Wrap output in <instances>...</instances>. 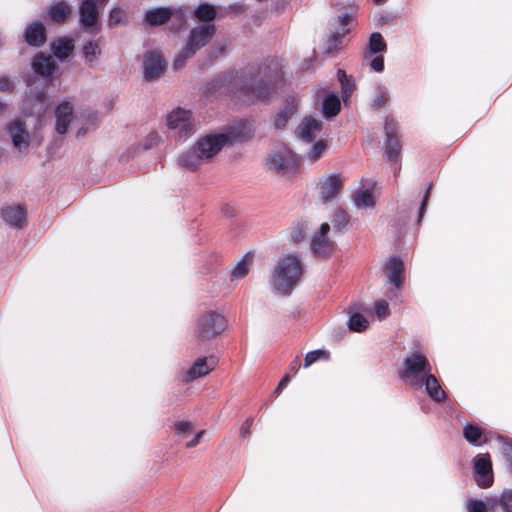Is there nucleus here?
Instances as JSON below:
<instances>
[{
  "instance_id": "f257e3e1",
  "label": "nucleus",
  "mask_w": 512,
  "mask_h": 512,
  "mask_svg": "<svg viewBox=\"0 0 512 512\" xmlns=\"http://www.w3.org/2000/svg\"><path fill=\"white\" fill-rule=\"evenodd\" d=\"M280 79L276 63L249 64L231 73L225 81L235 98L247 103H258L267 99Z\"/></svg>"
},
{
  "instance_id": "f03ea898",
  "label": "nucleus",
  "mask_w": 512,
  "mask_h": 512,
  "mask_svg": "<svg viewBox=\"0 0 512 512\" xmlns=\"http://www.w3.org/2000/svg\"><path fill=\"white\" fill-rule=\"evenodd\" d=\"M303 273V264L297 254L282 256L272 273V286L277 294L288 296Z\"/></svg>"
},
{
  "instance_id": "7ed1b4c3",
  "label": "nucleus",
  "mask_w": 512,
  "mask_h": 512,
  "mask_svg": "<svg viewBox=\"0 0 512 512\" xmlns=\"http://www.w3.org/2000/svg\"><path fill=\"white\" fill-rule=\"evenodd\" d=\"M432 372V365L425 353L417 348L404 358L399 371L400 379L415 388Z\"/></svg>"
},
{
  "instance_id": "20e7f679",
  "label": "nucleus",
  "mask_w": 512,
  "mask_h": 512,
  "mask_svg": "<svg viewBox=\"0 0 512 512\" xmlns=\"http://www.w3.org/2000/svg\"><path fill=\"white\" fill-rule=\"evenodd\" d=\"M227 326L225 317L217 311H206L196 323V335L200 339L210 340L223 332Z\"/></svg>"
},
{
  "instance_id": "39448f33",
  "label": "nucleus",
  "mask_w": 512,
  "mask_h": 512,
  "mask_svg": "<svg viewBox=\"0 0 512 512\" xmlns=\"http://www.w3.org/2000/svg\"><path fill=\"white\" fill-rule=\"evenodd\" d=\"M167 126L179 137L187 138L197 130V122L190 110L176 108L167 116Z\"/></svg>"
},
{
  "instance_id": "423d86ee",
  "label": "nucleus",
  "mask_w": 512,
  "mask_h": 512,
  "mask_svg": "<svg viewBox=\"0 0 512 512\" xmlns=\"http://www.w3.org/2000/svg\"><path fill=\"white\" fill-rule=\"evenodd\" d=\"M233 140H239V134L234 132L231 133H216V134H208L202 138H200L196 145L202 153V156H205L207 160H210L214 157L223 146Z\"/></svg>"
},
{
  "instance_id": "0eeeda50",
  "label": "nucleus",
  "mask_w": 512,
  "mask_h": 512,
  "mask_svg": "<svg viewBox=\"0 0 512 512\" xmlns=\"http://www.w3.org/2000/svg\"><path fill=\"white\" fill-rule=\"evenodd\" d=\"M173 17L179 20L181 25L185 22L182 8L174 6L149 9L144 15V21L150 26H160Z\"/></svg>"
},
{
  "instance_id": "6e6552de",
  "label": "nucleus",
  "mask_w": 512,
  "mask_h": 512,
  "mask_svg": "<svg viewBox=\"0 0 512 512\" xmlns=\"http://www.w3.org/2000/svg\"><path fill=\"white\" fill-rule=\"evenodd\" d=\"M473 472L475 481L480 488L485 489L492 486L494 477L491 458L488 453H481L474 457Z\"/></svg>"
},
{
  "instance_id": "1a4fd4ad",
  "label": "nucleus",
  "mask_w": 512,
  "mask_h": 512,
  "mask_svg": "<svg viewBox=\"0 0 512 512\" xmlns=\"http://www.w3.org/2000/svg\"><path fill=\"white\" fill-rule=\"evenodd\" d=\"M216 364L217 360L214 356L199 357L187 370L180 373V378L184 382H192L206 376L215 368Z\"/></svg>"
},
{
  "instance_id": "9d476101",
  "label": "nucleus",
  "mask_w": 512,
  "mask_h": 512,
  "mask_svg": "<svg viewBox=\"0 0 512 512\" xmlns=\"http://www.w3.org/2000/svg\"><path fill=\"white\" fill-rule=\"evenodd\" d=\"M106 0H81L79 5L80 24L84 29H90L91 32L96 31L95 28L99 11L98 7L103 5Z\"/></svg>"
},
{
  "instance_id": "9b49d317",
  "label": "nucleus",
  "mask_w": 512,
  "mask_h": 512,
  "mask_svg": "<svg viewBox=\"0 0 512 512\" xmlns=\"http://www.w3.org/2000/svg\"><path fill=\"white\" fill-rule=\"evenodd\" d=\"M216 33V25L214 23L201 24L190 30L187 45L197 52L206 46Z\"/></svg>"
},
{
  "instance_id": "f8f14e48",
  "label": "nucleus",
  "mask_w": 512,
  "mask_h": 512,
  "mask_svg": "<svg viewBox=\"0 0 512 512\" xmlns=\"http://www.w3.org/2000/svg\"><path fill=\"white\" fill-rule=\"evenodd\" d=\"M351 22L352 17L348 13H344L338 16V27L335 29V31L331 32L326 44L327 52L330 53L339 48V46L341 45L342 37L350 31Z\"/></svg>"
},
{
  "instance_id": "ddd939ff",
  "label": "nucleus",
  "mask_w": 512,
  "mask_h": 512,
  "mask_svg": "<svg viewBox=\"0 0 512 512\" xmlns=\"http://www.w3.org/2000/svg\"><path fill=\"white\" fill-rule=\"evenodd\" d=\"M329 230V224L323 223L319 231L312 238L311 249L317 256H328L333 250V243L327 237Z\"/></svg>"
},
{
  "instance_id": "4468645a",
  "label": "nucleus",
  "mask_w": 512,
  "mask_h": 512,
  "mask_svg": "<svg viewBox=\"0 0 512 512\" xmlns=\"http://www.w3.org/2000/svg\"><path fill=\"white\" fill-rule=\"evenodd\" d=\"M23 40L31 47H41L46 42V28L42 21L28 24L23 32Z\"/></svg>"
},
{
  "instance_id": "2eb2a0df",
  "label": "nucleus",
  "mask_w": 512,
  "mask_h": 512,
  "mask_svg": "<svg viewBox=\"0 0 512 512\" xmlns=\"http://www.w3.org/2000/svg\"><path fill=\"white\" fill-rule=\"evenodd\" d=\"M165 70V61L161 54L150 52L145 56L143 62V73L146 80H153L160 76Z\"/></svg>"
},
{
  "instance_id": "dca6fc26",
  "label": "nucleus",
  "mask_w": 512,
  "mask_h": 512,
  "mask_svg": "<svg viewBox=\"0 0 512 512\" xmlns=\"http://www.w3.org/2000/svg\"><path fill=\"white\" fill-rule=\"evenodd\" d=\"M73 117L74 114L72 104L68 101L60 103L55 109L56 132L60 135L65 134L68 131Z\"/></svg>"
},
{
  "instance_id": "f3484780",
  "label": "nucleus",
  "mask_w": 512,
  "mask_h": 512,
  "mask_svg": "<svg viewBox=\"0 0 512 512\" xmlns=\"http://www.w3.org/2000/svg\"><path fill=\"white\" fill-rule=\"evenodd\" d=\"M425 388L427 395L435 402L440 403L443 402L447 395L443 390L441 385L439 384L438 379L431 372L427 377H425L421 384H418L414 389H422Z\"/></svg>"
},
{
  "instance_id": "a211bd4d",
  "label": "nucleus",
  "mask_w": 512,
  "mask_h": 512,
  "mask_svg": "<svg viewBox=\"0 0 512 512\" xmlns=\"http://www.w3.org/2000/svg\"><path fill=\"white\" fill-rule=\"evenodd\" d=\"M386 274L389 278V283L396 289H400L404 282V263L396 256L391 257L385 264Z\"/></svg>"
},
{
  "instance_id": "6ab92c4d",
  "label": "nucleus",
  "mask_w": 512,
  "mask_h": 512,
  "mask_svg": "<svg viewBox=\"0 0 512 512\" xmlns=\"http://www.w3.org/2000/svg\"><path fill=\"white\" fill-rule=\"evenodd\" d=\"M321 129L322 124L319 120L312 117H305L297 127L296 134L299 139L305 142H311L320 133Z\"/></svg>"
},
{
  "instance_id": "aec40b11",
  "label": "nucleus",
  "mask_w": 512,
  "mask_h": 512,
  "mask_svg": "<svg viewBox=\"0 0 512 512\" xmlns=\"http://www.w3.org/2000/svg\"><path fill=\"white\" fill-rule=\"evenodd\" d=\"M8 131L12 143L16 149L23 151L29 146V134L26 132L21 121L16 120L9 124Z\"/></svg>"
},
{
  "instance_id": "412c9836",
  "label": "nucleus",
  "mask_w": 512,
  "mask_h": 512,
  "mask_svg": "<svg viewBox=\"0 0 512 512\" xmlns=\"http://www.w3.org/2000/svg\"><path fill=\"white\" fill-rule=\"evenodd\" d=\"M1 216L14 228H22L26 224V211L19 205L3 207Z\"/></svg>"
},
{
  "instance_id": "4be33fe9",
  "label": "nucleus",
  "mask_w": 512,
  "mask_h": 512,
  "mask_svg": "<svg viewBox=\"0 0 512 512\" xmlns=\"http://www.w3.org/2000/svg\"><path fill=\"white\" fill-rule=\"evenodd\" d=\"M32 68L36 74L48 77L55 72L56 64L51 56L40 53L33 58Z\"/></svg>"
},
{
  "instance_id": "5701e85b",
  "label": "nucleus",
  "mask_w": 512,
  "mask_h": 512,
  "mask_svg": "<svg viewBox=\"0 0 512 512\" xmlns=\"http://www.w3.org/2000/svg\"><path fill=\"white\" fill-rule=\"evenodd\" d=\"M205 161H208L207 158L202 156L196 144L179 157V164L188 169H196Z\"/></svg>"
},
{
  "instance_id": "b1692460",
  "label": "nucleus",
  "mask_w": 512,
  "mask_h": 512,
  "mask_svg": "<svg viewBox=\"0 0 512 512\" xmlns=\"http://www.w3.org/2000/svg\"><path fill=\"white\" fill-rule=\"evenodd\" d=\"M340 187L341 182L336 175H332L328 178H325L324 180H321L319 183L321 199L323 201H328L334 198L337 195Z\"/></svg>"
},
{
  "instance_id": "393cba45",
  "label": "nucleus",
  "mask_w": 512,
  "mask_h": 512,
  "mask_svg": "<svg viewBox=\"0 0 512 512\" xmlns=\"http://www.w3.org/2000/svg\"><path fill=\"white\" fill-rule=\"evenodd\" d=\"M497 507V496H489L485 499H470L467 502L468 512H494Z\"/></svg>"
},
{
  "instance_id": "a878e982",
  "label": "nucleus",
  "mask_w": 512,
  "mask_h": 512,
  "mask_svg": "<svg viewBox=\"0 0 512 512\" xmlns=\"http://www.w3.org/2000/svg\"><path fill=\"white\" fill-rule=\"evenodd\" d=\"M463 436L466 441L473 446H480L487 442L484 436V430L475 423H468L464 426Z\"/></svg>"
},
{
  "instance_id": "bb28decb",
  "label": "nucleus",
  "mask_w": 512,
  "mask_h": 512,
  "mask_svg": "<svg viewBox=\"0 0 512 512\" xmlns=\"http://www.w3.org/2000/svg\"><path fill=\"white\" fill-rule=\"evenodd\" d=\"M387 44L383 36L379 32H374L370 35L367 48L364 52L363 59L368 60L372 55L385 52Z\"/></svg>"
},
{
  "instance_id": "cd10ccee",
  "label": "nucleus",
  "mask_w": 512,
  "mask_h": 512,
  "mask_svg": "<svg viewBox=\"0 0 512 512\" xmlns=\"http://www.w3.org/2000/svg\"><path fill=\"white\" fill-rule=\"evenodd\" d=\"M193 16L203 24L213 23V20L217 17V8L207 2L200 3L195 7Z\"/></svg>"
},
{
  "instance_id": "c85d7f7f",
  "label": "nucleus",
  "mask_w": 512,
  "mask_h": 512,
  "mask_svg": "<svg viewBox=\"0 0 512 512\" xmlns=\"http://www.w3.org/2000/svg\"><path fill=\"white\" fill-rule=\"evenodd\" d=\"M53 54L59 60L67 59L74 49V43L67 37L59 38L51 44Z\"/></svg>"
},
{
  "instance_id": "c756f323",
  "label": "nucleus",
  "mask_w": 512,
  "mask_h": 512,
  "mask_svg": "<svg viewBox=\"0 0 512 512\" xmlns=\"http://www.w3.org/2000/svg\"><path fill=\"white\" fill-rule=\"evenodd\" d=\"M252 258L253 256L247 253L235 264L230 272L231 281H239L248 274Z\"/></svg>"
},
{
  "instance_id": "7c9ffc66",
  "label": "nucleus",
  "mask_w": 512,
  "mask_h": 512,
  "mask_svg": "<svg viewBox=\"0 0 512 512\" xmlns=\"http://www.w3.org/2000/svg\"><path fill=\"white\" fill-rule=\"evenodd\" d=\"M71 7L65 1L53 3L49 9L51 19L56 23H63L71 15Z\"/></svg>"
},
{
  "instance_id": "2f4dec72",
  "label": "nucleus",
  "mask_w": 512,
  "mask_h": 512,
  "mask_svg": "<svg viewBox=\"0 0 512 512\" xmlns=\"http://www.w3.org/2000/svg\"><path fill=\"white\" fill-rule=\"evenodd\" d=\"M322 111L327 118L336 116L340 111L339 97L334 93L328 94L323 100Z\"/></svg>"
},
{
  "instance_id": "473e14b6",
  "label": "nucleus",
  "mask_w": 512,
  "mask_h": 512,
  "mask_svg": "<svg viewBox=\"0 0 512 512\" xmlns=\"http://www.w3.org/2000/svg\"><path fill=\"white\" fill-rule=\"evenodd\" d=\"M352 201L357 208H373L375 205L374 196L368 189L355 192Z\"/></svg>"
},
{
  "instance_id": "72a5a7b5",
  "label": "nucleus",
  "mask_w": 512,
  "mask_h": 512,
  "mask_svg": "<svg viewBox=\"0 0 512 512\" xmlns=\"http://www.w3.org/2000/svg\"><path fill=\"white\" fill-rule=\"evenodd\" d=\"M337 76L341 84L342 99L346 103L353 92L354 84L343 70H338Z\"/></svg>"
},
{
  "instance_id": "f704fd0d",
  "label": "nucleus",
  "mask_w": 512,
  "mask_h": 512,
  "mask_svg": "<svg viewBox=\"0 0 512 512\" xmlns=\"http://www.w3.org/2000/svg\"><path fill=\"white\" fill-rule=\"evenodd\" d=\"M291 159L283 154H273L268 158V164L278 172L286 171L291 165Z\"/></svg>"
},
{
  "instance_id": "c9c22d12",
  "label": "nucleus",
  "mask_w": 512,
  "mask_h": 512,
  "mask_svg": "<svg viewBox=\"0 0 512 512\" xmlns=\"http://www.w3.org/2000/svg\"><path fill=\"white\" fill-rule=\"evenodd\" d=\"M401 151L399 137H388L385 139V153L389 160H395Z\"/></svg>"
},
{
  "instance_id": "e433bc0d",
  "label": "nucleus",
  "mask_w": 512,
  "mask_h": 512,
  "mask_svg": "<svg viewBox=\"0 0 512 512\" xmlns=\"http://www.w3.org/2000/svg\"><path fill=\"white\" fill-rule=\"evenodd\" d=\"M294 112V105L292 103L287 102L285 107L277 114L274 121V125L277 128H284L287 125L291 116L294 114Z\"/></svg>"
},
{
  "instance_id": "4c0bfd02",
  "label": "nucleus",
  "mask_w": 512,
  "mask_h": 512,
  "mask_svg": "<svg viewBox=\"0 0 512 512\" xmlns=\"http://www.w3.org/2000/svg\"><path fill=\"white\" fill-rule=\"evenodd\" d=\"M368 320L360 313H351L348 320V327L355 332H362L368 327Z\"/></svg>"
},
{
  "instance_id": "58836bf2",
  "label": "nucleus",
  "mask_w": 512,
  "mask_h": 512,
  "mask_svg": "<svg viewBox=\"0 0 512 512\" xmlns=\"http://www.w3.org/2000/svg\"><path fill=\"white\" fill-rule=\"evenodd\" d=\"M83 56L88 63L94 62L101 54L100 47L95 41H88L82 48Z\"/></svg>"
},
{
  "instance_id": "ea45409f",
  "label": "nucleus",
  "mask_w": 512,
  "mask_h": 512,
  "mask_svg": "<svg viewBox=\"0 0 512 512\" xmlns=\"http://www.w3.org/2000/svg\"><path fill=\"white\" fill-rule=\"evenodd\" d=\"M330 357V354L325 349H316L313 351H310L306 354L304 358V368L310 367L312 364L317 362L318 360H328Z\"/></svg>"
},
{
  "instance_id": "a19ab883",
  "label": "nucleus",
  "mask_w": 512,
  "mask_h": 512,
  "mask_svg": "<svg viewBox=\"0 0 512 512\" xmlns=\"http://www.w3.org/2000/svg\"><path fill=\"white\" fill-rule=\"evenodd\" d=\"M29 89L26 91V100L28 102H39L42 106L46 102V94L43 86L33 88L30 83H28Z\"/></svg>"
},
{
  "instance_id": "79ce46f5",
  "label": "nucleus",
  "mask_w": 512,
  "mask_h": 512,
  "mask_svg": "<svg viewBox=\"0 0 512 512\" xmlns=\"http://www.w3.org/2000/svg\"><path fill=\"white\" fill-rule=\"evenodd\" d=\"M350 217L346 211L338 208L332 215L331 222L334 229L341 230L347 226Z\"/></svg>"
},
{
  "instance_id": "37998d69",
  "label": "nucleus",
  "mask_w": 512,
  "mask_h": 512,
  "mask_svg": "<svg viewBox=\"0 0 512 512\" xmlns=\"http://www.w3.org/2000/svg\"><path fill=\"white\" fill-rule=\"evenodd\" d=\"M195 54L196 52L186 44L185 47L176 56L174 60V68L176 70L182 69L185 66L187 60L192 58Z\"/></svg>"
},
{
  "instance_id": "c03bdc74",
  "label": "nucleus",
  "mask_w": 512,
  "mask_h": 512,
  "mask_svg": "<svg viewBox=\"0 0 512 512\" xmlns=\"http://www.w3.org/2000/svg\"><path fill=\"white\" fill-rule=\"evenodd\" d=\"M498 506L501 512H512V489L504 490L499 497H497Z\"/></svg>"
},
{
  "instance_id": "a18cd8bd",
  "label": "nucleus",
  "mask_w": 512,
  "mask_h": 512,
  "mask_svg": "<svg viewBox=\"0 0 512 512\" xmlns=\"http://www.w3.org/2000/svg\"><path fill=\"white\" fill-rule=\"evenodd\" d=\"M388 100V93L385 88L379 87L374 94L372 100V107L376 110L381 109L385 106Z\"/></svg>"
},
{
  "instance_id": "49530a36",
  "label": "nucleus",
  "mask_w": 512,
  "mask_h": 512,
  "mask_svg": "<svg viewBox=\"0 0 512 512\" xmlns=\"http://www.w3.org/2000/svg\"><path fill=\"white\" fill-rule=\"evenodd\" d=\"M326 147L327 143L325 140H318L317 142H315L308 154L309 159L311 161L318 160L321 157L323 151L326 149Z\"/></svg>"
},
{
  "instance_id": "de8ad7c7",
  "label": "nucleus",
  "mask_w": 512,
  "mask_h": 512,
  "mask_svg": "<svg viewBox=\"0 0 512 512\" xmlns=\"http://www.w3.org/2000/svg\"><path fill=\"white\" fill-rule=\"evenodd\" d=\"M384 134L386 138L398 136V123L394 118L386 117L384 123Z\"/></svg>"
},
{
  "instance_id": "09e8293b",
  "label": "nucleus",
  "mask_w": 512,
  "mask_h": 512,
  "mask_svg": "<svg viewBox=\"0 0 512 512\" xmlns=\"http://www.w3.org/2000/svg\"><path fill=\"white\" fill-rule=\"evenodd\" d=\"M175 429L181 438H187L193 430V425L189 421H179L175 424Z\"/></svg>"
},
{
  "instance_id": "8fccbe9b",
  "label": "nucleus",
  "mask_w": 512,
  "mask_h": 512,
  "mask_svg": "<svg viewBox=\"0 0 512 512\" xmlns=\"http://www.w3.org/2000/svg\"><path fill=\"white\" fill-rule=\"evenodd\" d=\"M369 61V67L374 72H382L384 70V57L382 55H372Z\"/></svg>"
},
{
  "instance_id": "3c124183",
  "label": "nucleus",
  "mask_w": 512,
  "mask_h": 512,
  "mask_svg": "<svg viewBox=\"0 0 512 512\" xmlns=\"http://www.w3.org/2000/svg\"><path fill=\"white\" fill-rule=\"evenodd\" d=\"M124 11L120 7H115L110 11L108 25L110 27L116 26L122 22Z\"/></svg>"
},
{
  "instance_id": "603ef678",
  "label": "nucleus",
  "mask_w": 512,
  "mask_h": 512,
  "mask_svg": "<svg viewBox=\"0 0 512 512\" xmlns=\"http://www.w3.org/2000/svg\"><path fill=\"white\" fill-rule=\"evenodd\" d=\"M374 311L379 319H383L390 313L389 305L385 300H379L375 303Z\"/></svg>"
},
{
  "instance_id": "864d4df0",
  "label": "nucleus",
  "mask_w": 512,
  "mask_h": 512,
  "mask_svg": "<svg viewBox=\"0 0 512 512\" xmlns=\"http://www.w3.org/2000/svg\"><path fill=\"white\" fill-rule=\"evenodd\" d=\"M160 139V136L156 132H151L148 134V136L144 139V141L140 144V146L145 149H151L154 147Z\"/></svg>"
},
{
  "instance_id": "5fc2aeb1",
  "label": "nucleus",
  "mask_w": 512,
  "mask_h": 512,
  "mask_svg": "<svg viewBox=\"0 0 512 512\" xmlns=\"http://www.w3.org/2000/svg\"><path fill=\"white\" fill-rule=\"evenodd\" d=\"M430 190H431V186H428V188L425 191V194L423 196V199L421 201L420 207L418 209V215H417L416 223H420L422 218H423V216H424V213L426 211L427 204H428V199H429V196H430Z\"/></svg>"
},
{
  "instance_id": "6e6d98bb",
  "label": "nucleus",
  "mask_w": 512,
  "mask_h": 512,
  "mask_svg": "<svg viewBox=\"0 0 512 512\" xmlns=\"http://www.w3.org/2000/svg\"><path fill=\"white\" fill-rule=\"evenodd\" d=\"M14 89V83L7 76H0V91L10 92Z\"/></svg>"
},
{
  "instance_id": "4d7b16f0",
  "label": "nucleus",
  "mask_w": 512,
  "mask_h": 512,
  "mask_svg": "<svg viewBox=\"0 0 512 512\" xmlns=\"http://www.w3.org/2000/svg\"><path fill=\"white\" fill-rule=\"evenodd\" d=\"M204 434H205V430H200V431H198V432L194 435V437H193L190 441H188V442L186 443V447H187V448H192V447H195L196 445H198V444H199V442H200V440H201V438H202V436H203Z\"/></svg>"
},
{
  "instance_id": "13d9d810",
  "label": "nucleus",
  "mask_w": 512,
  "mask_h": 512,
  "mask_svg": "<svg viewBox=\"0 0 512 512\" xmlns=\"http://www.w3.org/2000/svg\"><path fill=\"white\" fill-rule=\"evenodd\" d=\"M253 419L248 418L241 426L240 428V435L242 437H246L250 433V428L252 426Z\"/></svg>"
},
{
  "instance_id": "bf43d9fd",
  "label": "nucleus",
  "mask_w": 512,
  "mask_h": 512,
  "mask_svg": "<svg viewBox=\"0 0 512 512\" xmlns=\"http://www.w3.org/2000/svg\"><path fill=\"white\" fill-rule=\"evenodd\" d=\"M291 237L295 242L301 241L304 238V232L302 227L298 226L294 228Z\"/></svg>"
},
{
  "instance_id": "052dcab7",
  "label": "nucleus",
  "mask_w": 512,
  "mask_h": 512,
  "mask_svg": "<svg viewBox=\"0 0 512 512\" xmlns=\"http://www.w3.org/2000/svg\"><path fill=\"white\" fill-rule=\"evenodd\" d=\"M289 381H290L289 376H288V375H285V376L280 380V382L278 383V385H277L276 389L274 390V393H275V394H277V395H278V394H280V393H281V391H282V390H283V389L288 385Z\"/></svg>"
},
{
  "instance_id": "680f3d73",
  "label": "nucleus",
  "mask_w": 512,
  "mask_h": 512,
  "mask_svg": "<svg viewBox=\"0 0 512 512\" xmlns=\"http://www.w3.org/2000/svg\"><path fill=\"white\" fill-rule=\"evenodd\" d=\"M504 454L506 456V459L509 461V465L512 469V443L504 445Z\"/></svg>"
},
{
  "instance_id": "e2e57ef3",
  "label": "nucleus",
  "mask_w": 512,
  "mask_h": 512,
  "mask_svg": "<svg viewBox=\"0 0 512 512\" xmlns=\"http://www.w3.org/2000/svg\"><path fill=\"white\" fill-rule=\"evenodd\" d=\"M230 9L235 11V12H242L243 11V5L240 4V3L233 4V5L230 6Z\"/></svg>"
},
{
  "instance_id": "0e129e2a",
  "label": "nucleus",
  "mask_w": 512,
  "mask_h": 512,
  "mask_svg": "<svg viewBox=\"0 0 512 512\" xmlns=\"http://www.w3.org/2000/svg\"><path fill=\"white\" fill-rule=\"evenodd\" d=\"M6 110V104L0 101V115Z\"/></svg>"
},
{
  "instance_id": "69168bd1",
  "label": "nucleus",
  "mask_w": 512,
  "mask_h": 512,
  "mask_svg": "<svg viewBox=\"0 0 512 512\" xmlns=\"http://www.w3.org/2000/svg\"><path fill=\"white\" fill-rule=\"evenodd\" d=\"M224 212H225V214H226L227 216H229V217L233 215V211H232V209H231V208H229V207H227V208L224 210Z\"/></svg>"
},
{
  "instance_id": "338daca9",
  "label": "nucleus",
  "mask_w": 512,
  "mask_h": 512,
  "mask_svg": "<svg viewBox=\"0 0 512 512\" xmlns=\"http://www.w3.org/2000/svg\"><path fill=\"white\" fill-rule=\"evenodd\" d=\"M85 133H86V130H85V129H83V128H81V129H79V130H78V132H77V136H78V137H79V136H82V135H84Z\"/></svg>"
},
{
  "instance_id": "774afa93",
  "label": "nucleus",
  "mask_w": 512,
  "mask_h": 512,
  "mask_svg": "<svg viewBox=\"0 0 512 512\" xmlns=\"http://www.w3.org/2000/svg\"><path fill=\"white\" fill-rule=\"evenodd\" d=\"M373 1H374L375 3H378V4H380V3H383V2H385L386 0H373Z\"/></svg>"
}]
</instances>
